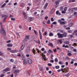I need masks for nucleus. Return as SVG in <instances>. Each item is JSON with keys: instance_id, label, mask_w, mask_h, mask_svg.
Instances as JSON below:
<instances>
[{"instance_id": "nucleus-34", "label": "nucleus", "mask_w": 77, "mask_h": 77, "mask_svg": "<svg viewBox=\"0 0 77 77\" xmlns=\"http://www.w3.org/2000/svg\"><path fill=\"white\" fill-rule=\"evenodd\" d=\"M59 42H60V44L62 43V40H59Z\"/></svg>"}, {"instance_id": "nucleus-54", "label": "nucleus", "mask_w": 77, "mask_h": 77, "mask_svg": "<svg viewBox=\"0 0 77 77\" xmlns=\"http://www.w3.org/2000/svg\"><path fill=\"white\" fill-rule=\"evenodd\" d=\"M73 51H74V52H77V50L75 49H73Z\"/></svg>"}, {"instance_id": "nucleus-51", "label": "nucleus", "mask_w": 77, "mask_h": 77, "mask_svg": "<svg viewBox=\"0 0 77 77\" xmlns=\"http://www.w3.org/2000/svg\"><path fill=\"white\" fill-rule=\"evenodd\" d=\"M15 33L17 35H18L19 36H20V34H19V33L18 32H16Z\"/></svg>"}, {"instance_id": "nucleus-56", "label": "nucleus", "mask_w": 77, "mask_h": 77, "mask_svg": "<svg viewBox=\"0 0 77 77\" xmlns=\"http://www.w3.org/2000/svg\"><path fill=\"white\" fill-rule=\"evenodd\" d=\"M49 51L51 53H53V51H51V50L49 49Z\"/></svg>"}, {"instance_id": "nucleus-61", "label": "nucleus", "mask_w": 77, "mask_h": 77, "mask_svg": "<svg viewBox=\"0 0 77 77\" xmlns=\"http://www.w3.org/2000/svg\"><path fill=\"white\" fill-rule=\"evenodd\" d=\"M61 22H62V20H58V23H60Z\"/></svg>"}, {"instance_id": "nucleus-24", "label": "nucleus", "mask_w": 77, "mask_h": 77, "mask_svg": "<svg viewBox=\"0 0 77 77\" xmlns=\"http://www.w3.org/2000/svg\"><path fill=\"white\" fill-rule=\"evenodd\" d=\"M60 24L61 25L62 24H65V22H64V21H62L60 23Z\"/></svg>"}, {"instance_id": "nucleus-14", "label": "nucleus", "mask_w": 77, "mask_h": 77, "mask_svg": "<svg viewBox=\"0 0 77 77\" xmlns=\"http://www.w3.org/2000/svg\"><path fill=\"white\" fill-rule=\"evenodd\" d=\"M32 20H33V18L30 17L28 19V21H32Z\"/></svg>"}, {"instance_id": "nucleus-44", "label": "nucleus", "mask_w": 77, "mask_h": 77, "mask_svg": "<svg viewBox=\"0 0 77 77\" xmlns=\"http://www.w3.org/2000/svg\"><path fill=\"white\" fill-rule=\"evenodd\" d=\"M62 14H65L66 13V12L65 11H62Z\"/></svg>"}, {"instance_id": "nucleus-21", "label": "nucleus", "mask_w": 77, "mask_h": 77, "mask_svg": "<svg viewBox=\"0 0 77 77\" xmlns=\"http://www.w3.org/2000/svg\"><path fill=\"white\" fill-rule=\"evenodd\" d=\"M41 56L43 57V58H46V57H45V55L43 53H42V54H41Z\"/></svg>"}, {"instance_id": "nucleus-12", "label": "nucleus", "mask_w": 77, "mask_h": 77, "mask_svg": "<svg viewBox=\"0 0 77 77\" xmlns=\"http://www.w3.org/2000/svg\"><path fill=\"white\" fill-rule=\"evenodd\" d=\"M48 5V3H46L45 5V6L44 7V8L45 9H46L47 8V6Z\"/></svg>"}, {"instance_id": "nucleus-16", "label": "nucleus", "mask_w": 77, "mask_h": 77, "mask_svg": "<svg viewBox=\"0 0 77 77\" xmlns=\"http://www.w3.org/2000/svg\"><path fill=\"white\" fill-rule=\"evenodd\" d=\"M65 44H69V41H65L64 42Z\"/></svg>"}, {"instance_id": "nucleus-6", "label": "nucleus", "mask_w": 77, "mask_h": 77, "mask_svg": "<svg viewBox=\"0 0 77 77\" xmlns=\"http://www.w3.org/2000/svg\"><path fill=\"white\" fill-rule=\"evenodd\" d=\"M23 14L24 16V17L25 19H27V14L25 12L23 11Z\"/></svg>"}, {"instance_id": "nucleus-55", "label": "nucleus", "mask_w": 77, "mask_h": 77, "mask_svg": "<svg viewBox=\"0 0 77 77\" xmlns=\"http://www.w3.org/2000/svg\"><path fill=\"white\" fill-rule=\"evenodd\" d=\"M11 42V41L9 40L8 41H7L6 42L7 43H9V42Z\"/></svg>"}, {"instance_id": "nucleus-58", "label": "nucleus", "mask_w": 77, "mask_h": 77, "mask_svg": "<svg viewBox=\"0 0 77 77\" xmlns=\"http://www.w3.org/2000/svg\"><path fill=\"white\" fill-rule=\"evenodd\" d=\"M56 69H59V66H56Z\"/></svg>"}, {"instance_id": "nucleus-57", "label": "nucleus", "mask_w": 77, "mask_h": 77, "mask_svg": "<svg viewBox=\"0 0 77 77\" xmlns=\"http://www.w3.org/2000/svg\"><path fill=\"white\" fill-rule=\"evenodd\" d=\"M68 32L69 33H71V30H68Z\"/></svg>"}, {"instance_id": "nucleus-38", "label": "nucleus", "mask_w": 77, "mask_h": 77, "mask_svg": "<svg viewBox=\"0 0 77 77\" xmlns=\"http://www.w3.org/2000/svg\"><path fill=\"white\" fill-rule=\"evenodd\" d=\"M48 65L49 66H52V64L50 63H48Z\"/></svg>"}, {"instance_id": "nucleus-20", "label": "nucleus", "mask_w": 77, "mask_h": 77, "mask_svg": "<svg viewBox=\"0 0 77 77\" xmlns=\"http://www.w3.org/2000/svg\"><path fill=\"white\" fill-rule=\"evenodd\" d=\"M66 6V7H64V11H66V10H67V8H68V5Z\"/></svg>"}, {"instance_id": "nucleus-15", "label": "nucleus", "mask_w": 77, "mask_h": 77, "mask_svg": "<svg viewBox=\"0 0 77 77\" xmlns=\"http://www.w3.org/2000/svg\"><path fill=\"white\" fill-rule=\"evenodd\" d=\"M71 75V74H70V73H67V74H66L64 75V76H66L67 77H69V75Z\"/></svg>"}, {"instance_id": "nucleus-42", "label": "nucleus", "mask_w": 77, "mask_h": 77, "mask_svg": "<svg viewBox=\"0 0 77 77\" xmlns=\"http://www.w3.org/2000/svg\"><path fill=\"white\" fill-rule=\"evenodd\" d=\"M53 24H57V22H54L52 23Z\"/></svg>"}, {"instance_id": "nucleus-23", "label": "nucleus", "mask_w": 77, "mask_h": 77, "mask_svg": "<svg viewBox=\"0 0 77 77\" xmlns=\"http://www.w3.org/2000/svg\"><path fill=\"white\" fill-rule=\"evenodd\" d=\"M49 36H53V34L52 32H50L49 34Z\"/></svg>"}, {"instance_id": "nucleus-39", "label": "nucleus", "mask_w": 77, "mask_h": 77, "mask_svg": "<svg viewBox=\"0 0 77 77\" xmlns=\"http://www.w3.org/2000/svg\"><path fill=\"white\" fill-rule=\"evenodd\" d=\"M63 9V7H61L60 8V11H62Z\"/></svg>"}, {"instance_id": "nucleus-13", "label": "nucleus", "mask_w": 77, "mask_h": 77, "mask_svg": "<svg viewBox=\"0 0 77 77\" xmlns=\"http://www.w3.org/2000/svg\"><path fill=\"white\" fill-rule=\"evenodd\" d=\"M7 46L9 47H12L13 46V45L12 44H8L7 45Z\"/></svg>"}, {"instance_id": "nucleus-17", "label": "nucleus", "mask_w": 77, "mask_h": 77, "mask_svg": "<svg viewBox=\"0 0 77 77\" xmlns=\"http://www.w3.org/2000/svg\"><path fill=\"white\" fill-rule=\"evenodd\" d=\"M63 47H64L65 48H69V46L68 45H66L65 46V44L63 45L62 46Z\"/></svg>"}, {"instance_id": "nucleus-50", "label": "nucleus", "mask_w": 77, "mask_h": 77, "mask_svg": "<svg viewBox=\"0 0 77 77\" xmlns=\"http://www.w3.org/2000/svg\"><path fill=\"white\" fill-rule=\"evenodd\" d=\"M59 63L60 65H62V61H60L59 62Z\"/></svg>"}, {"instance_id": "nucleus-9", "label": "nucleus", "mask_w": 77, "mask_h": 77, "mask_svg": "<svg viewBox=\"0 0 77 77\" xmlns=\"http://www.w3.org/2000/svg\"><path fill=\"white\" fill-rule=\"evenodd\" d=\"M23 64L24 65H26L27 64V61H26V58H23Z\"/></svg>"}, {"instance_id": "nucleus-37", "label": "nucleus", "mask_w": 77, "mask_h": 77, "mask_svg": "<svg viewBox=\"0 0 77 77\" xmlns=\"http://www.w3.org/2000/svg\"><path fill=\"white\" fill-rule=\"evenodd\" d=\"M76 60H77V59L76 58L75 59H75H72V61L73 62H74V61H76Z\"/></svg>"}, {"instance_id": "nucleus-43", "label": "nucleus", "mask_w": 77, "mask_h": 77, "mask_svg": "<svg viewBox=\"0 0 77 77\" xmlns=\"http://www.w3.org/2000/svg\"><path fill=\"white\" fill-rule=\"evenodd\" d=\"M10 62H14V60L13 59H11L10 60Z\"/></svg>"}, {"instance_id": "nucleus-32", "label": "nucleus", "mask_w": 77, "mask_h": 77, "mask_svg": "<svg viewBox=\"0 0 77 77\" xmlns=\"http://www.w3.org/2000/svg\"><path fill=\"white\" fill-rule=\"evenodd\" d=\"M6 18H7V17H5L3 20V22H5V21H6Z\"/></svg>"}, {"instance_id": "nucleus-41", "label": "nucleus", "mask_w": 77, "mask_h": 77, "mask_svg": "<svg viewBox=\"0 0 77 77\" xmlns=\"http://www.w3.org/2000/svg\"><path fill=\"white\" fill-rule=\"evenodd\" d=\"M73 11H77V8H73Z\"/></svg>"}, {"instance_id": "nucleus-22", "label": "nucleus", "mask_w": 77, "mask_h": 77, "mask_svg": "<svg viewBox=\"0 0 77 77\" xmlns=\"http://www.w3.org/2000/svg\"><path fill=\"white\" fill-rule=\"evenodd\" d=\"M63 37H66V33H63Z\"/></svg>"}, {"instance_id": "nucleus-11", "label": "nucleus", "mask_w": 77, "mask_h": 77, "mask_svg": "<svg viewBox=\"0 0 77 77\" xmlns=\"http://www.w3.org/2000/svg\"><path fill=\"white\" fill-rule=\"evenodd\" d=\"M74 9L73 8H72V9H70L69 8V12L70 13H72V12H74Z\"/></svg>"}, {"instance_id": "nucleus-30", "label": "nucleus", "mask_w": 77, "mask_h": 77, "mask_svg": "<svg viewBox=\"0 0 77 77\" xmlns=\"http://www.w3.org/2000/svg\"><path fill=\"white\" fill-rule=\"evenodd\" d=\"M3 17H5V18L6 17H7V18L8 17L7 16H6V15L4 14V15H2V18H3Z\"/></svg>"}, {"instance_id": "nucleus-5", "label": "nucleus", "mask_w": 77, "mask_h": 77, "mask_svg": "<svg viewBox=\"0 0 77 77\" xmlns=\"http://www.w3.org/2000/svg\"><path fill=\"white\" fill-rule=\"evenodd\" d=\"M57 35H58V38H63V34L58 33L57 34Z\"/></svg>"}, {"instance_id": "nucleus-59", "label": "nucleus", "mask_w": 77, "mask_h": 77, "mask_svg": "<svg viewBox=\"0 0 77 77\" xmlns=\"http://www.w3.org/2000/svg\"><path fill=\"white\" fill-rule=\"evenodd\" d=\"M65 63L66 66H68V63L67 62H66Z\"/></svg>"}, {"instance_id": "nucleus-46", "label": "nucleus", "mask_w": 77, "mask_h": 77, "mask_svg": "<svg viewBox=\"0 0 77 77\" xmlns=\"http://www.w3.org/2000/svg\"><path fill=\"white\" fill-rule=\"evenodd\" d=\"M51 21H54V19L53 18L51 17Z\"/></svg>"}, {"instance_id": "nucleus-48", "label": "nucleus", "mask_w": 77, "mask_h": 77, "mask_svg": "<svg viewBox=\"0 0 77 77\" xmlns=\"http://www.w3.org/2000/svg\"><path fill=\"white\" fill-rule=\"evenodd\" d=\"M7 50H8V51H10V50H11V48H7Z\"/></svg>"}, {"instance_id": "nucleus-62", "label": "nucleus", "mask_w": 77, "mask_h": 77, "mask_svg": "<svg viewBox=\"0 0 77 77\" xmlns=\"http://www.w3.org/2000/svg\"><path fill=\"white\" fill-rule=\"evenodd\" d=\"M10 52H11V53H14V50H12V51H10Z\"/></svg>"}, {"instance_id": "nucleus-33", "label": "nucleus", "mask_w": 77, "mask_h": 77, "mask_svg": "<svg viewBox=\"0 0 77 77\" xmlns=\"http://www.w3.org/2000/svg\"><path fill=\"white\" fill-rule=\"evenodd\" d=\"M36 50L37 51L38 53H41V51H39V49H38V48L36 49Z\"/></svg>"}, {"instance_id": "nucleus-35", "label": "nucleus", "mask_w": 77, "mask_h": 77, "mask_svg": "<svg viewBox=\"0 0 77 77\" xmlns=\"http://www.w3.org/2000/svg\"><path fill=\"white\" fill-rule=\"evenodd\" d=\"M47 24H50V20H48V21H47Z\"/></svg>"}, {"instance_id": "nucleus-8", "label": "nucleus", "mask_w": 77, "mask_h": 77, "mask_svg": "<svg viewBox=\"0 0 77 77\" xmlns=\"http://www.w3.org/2000/svg\"><path fill=\"white\" fill-rule=\"evenodd\" d=\"M11 71V69L9 68H7L6 69H4L2 71L3 72H4V71H6V72L8 71Z\"/></svg>"}, {"instance_id": "nucleus-40", "label": "nucleus", "mask_w": 77, "mask_h": 77, "mask_svg": "<svg viewBox=\"0 0 77 77\" xmlns=\"http://www.w3.org/2000/svg\"><path fill=\"white\" fill-rule=\"evenodd\" d=\"M54 61L55 62H57L58 61V60H57V58H55V59Z\"/></svg>"}, {"instance_id": "nucleus-36", "label": "nucleus", "mask_w": 77, "mask_h": 77, "mask_svg": "<svg viewBox=\"0 0 77 77\" xmlns=\"http://www.w3.org/2000/svg\"><path fill=\"white\" fill-rule=\"evenodd\" d=\"M68 56H70L72 55V54H71V53H69L68 54Z\"/></svg>"}, {"instance_id": "nucleus-45", "label": "nucleus", "mask_w": 77, "mask_h": 77, "mask_svg": "<svg viewBox=\"0 0 77 77\" xmlns=\"http://www.w3.org/2000/svg\"><path fill=\"white\" fill-rule=\"evenodd\" d=\"M72 24L71 23H69V24L68 25V26H69V27H71L72 26Z\"/></svg>"}, {"instance_id": "nucleus-28", "label": "nucleus", "mask_w": 77, "mask_h": 77, "mask_svg": "<svg viewBox=\"0 0 77 77\" xmlns=\"http://www.w3.org/2000/svg\"><path fill=\"white\" fill-rule=\"evenodd\" d=\"M33 31L35 33V35H37V36H38V35H37V32H36V30H33Z\"/></svg>"}, {"instance_id": "nucleus-49", "label": "nucleus", "mask_w": 77, "mask_h": 77, "mask_svg": "<svg viewBox=\"0 0 77 77\" xmlns=\"http://www.w3.org/2000/svg\"><path fill=\"white\" fill-rule=\"evenodd\" d=\"M3 54V53L2 52L0 51V56H2Z\"/></svg>"}, {"instance_id": "nucleus-26", "label": "nucleus", "mask_w": 77, "mask_h": 77, "mask_svg": "<svg viewBox=\"0 0 77 77\" xmlns=\"http://www.w3.org/2000/svg\"><path fill=\"white\" fill-rule=\"evenodd\" d=\"M32 52L34 54V55H35V52H36V51H35V50L33 48V50H32Z\"/></svg>"}, {"instance_id": "nucleus-18", "label": "nucleus", "mask_w": 77, "mask_h": 77, "mask_svg": "<svg viewBox=\"0 0 77 77\" xmlns=\"http://www.w3.org/2000/svg\"><path fill=\"white\" fill-rule=\"evenodd\" d=\"M56 14L57 15H60L61 14L60 13H59L58 11H57L56 12Z\"/></svg>"}, {"instance_id": "nucleus-27", "label": "nucleus", "mask_w": 77, "mask_h": 77, "mask_svg": "<svg viewBox=\"0 0 77 77\" xmlns=\"http://www.w3.org/2000/svg\"><path fill=\"white\" fill-rule=\"evenodd\" d=\"M30 48H27L26 49V51L29 53V52H30Z\"/></svg>"}, {"instance_id": "nucleus-31", "label": "nucleus", "mask_w": 77, "mask_h": 77, "mask_svg": "<svg viewBox=\"0 0 77 77\" xmlns=\"http://www.w3.org/2000/svg\"><path fill=\"white\" fill-rule=\"evenodd\" d=\"M39 37L40 39L42 40V35H41V34H40V35H39Z\"/></svg>"}, {"instance_id": "nucleus-60", "label": "nucleus", "mask_w": 77, "mask_h": 77, "mask_svg": "<svg viewBox=\"0 0 77 77\" xmlns=\"http://www.w3.org/2000/svg\"><path fill=\"white\" fill-rule=\"evenodd\" d=\"M57 51V49H55L54 50V52L55 53Z\"/></svg>"}, {"instance_id": "nucleus-19", "label": "nucleus", "mask_w": 77, "mask_h": 77, "mask_svg": "<svg viewBox=\"0 0 77 77\" xmlns=\"http://www.w3.org/2000/svg\"><path fill=\"white\" fill-rule=\"evenodd\" d=\"M48 45H49L51 47H53V43H49V44H48Z\"/></svg>"}, {"instance_id": "nucleus-3", "label": "nucleus", "mask_w": 77, "mask_h": 77, "mask_svg": "<svg viewBox=\"0 0 77 77\" xmlns=\"http://www.w3.org/2000/svg\"><path fill=\"white\" fill-rule=\"evenodd\" d=\"M20 70L18 69H15L11 71V72H14V73H18V72H20Z\"/></svg>"}, {"instance_id": "nucleus-25", "label": "nucleus", "mask_w": 77, "mask_h": 77, "mask_svg": "<svg viewBox=\"0 0 77 77\" xmlns=\"http://www.w3.org/2000/svg\"><path fill=\"white\" fill-rule=\"evenodd\" d=\"M6 4L4 3V4L1 6V8H4V7H5V6H6Z\"/></svg>"}, {"instance_id": "nucleus-63", "label": "nucleus", "mask_w": 77, "mask_h": 77, "mask_svg": "<svg viewBox=\"0 0 77 77\" xmlns=\"http://www.w3.org/2000/svg\"><path fill=\"white\" fill-rule=\"evenodd\" d=\"M14 53H17V52H18V50H14Z\"/></svg>"}, {"instance_id": "nucleus-29", "label": "nucleus", "mask_w": 77, "mask_h": 77, "mask_svg": "<svg viewBox=\"0 0 77 77\" xmlns=\"http://www.w3.org/2000/svg\"><path fill=\"white\" fill-rule=\"evenodd\" d=\"M74 33L75 36H77V30H76L75 31Z\"/></svg>"}, {"instance_id": "nucleus-64", "label": "nucleus", "mask_w": 77, "mask_h": 77, "mask_svg": "<svg viewBox=\"0 0 77 77\" xmlns=\"http://www.w3.org/2000/svg\"><path fill=\"white\" fill-rule=\"evenodd\" d=\"M61 68H64L65 67V65H62L61 66Z\"/></svg>"}, {"instance_id": "nucleus-10", "label": "nucleus", "mask_w": 77, "mask_h": 77, "mask_svg": "<svg viewBox=\"0 0 77 77\" xmlns=\"http://www.w3.org/2000/svg\"><path fill=\"white\" fill-rule=\"evenodd\" d=\"M29 37H30V35H29L26 36L25 39V41H28V39H29Z\"/></svg>"}, {"instance_id": "nucleus-7", "label": "nucleus", "mask_w": 77, "mask_h": 77, "mask_svg": "<svg viewBox=\"0 0 77 77\" xmlns=\"http://www.w3.org/2000/svg\"><path fill=\"white\" fill-rule=\"evenodd\" d=\"M25 47V43L24 42H23L22 44V45L21 47V50H23Z\"/></svg>"}, {"instance_id": "nucleus-52", "label": "nucleus", "mask_w": 77, "mask_h": 77, "mask_svg": "<svg viewBox=\"0 0 77 77\" xmlns=\"http://www.w3.org/2000/svg\"><path fill=\"white\" fill-rule=\"evenodd\" d=\"M46 69L47 71H48V70H49V68L48 67H46Z\"/></svg>"}, {"instance_id": "nucleus-47", "label": "nucleus", "mask_w": 77, "mask_h": 77, "mask_svg": "<svg viewBox=\"0 0 77 77\" xmlns=\"http://www.w3.org/2000/svg\"><path fill=\"white\" fill-rule=\"evenodd\" d=\"M50 62H52V63H54V60H50Z\"/></svg>"}, {"instance_id": "nucleus-1", "label": "nucleus", "mask_w": 77, "mask_h": 77, "mask_svg": "<svg viewBox=\"0 0 77 77\" xmlns=\"http://www.w3.org/2000/svg\"><path fill=\"white\" fill-rule=\"evenodd\" d=\"M0 24H1V29L0 30V33L2 34L4 36L6 35V32L4 30L3 27V24L2 22H0Z\"/></svg>"}, {"instance_id": "nucleus-53", "label": "nucleus", "mask_w": 77, "mask_h": 77, "mask_svg": "<svg viewBox=\"0 0 77 77\" xmlns=\"http://www.w3.org/2000/svg\"><path fill=\"white\" fill-rule=\"evenodd\" d=\"M11 20L12 21H15V18H11Z\"/></svg>"}, {"instance_id": "nucleus-4", "label": "nucleus", "mask_w": 77, "mask_h": 77, "mask_svg": "<svg viewBox=\"0 0 77 77\" xmlns=\"http://www.w3.org/2000/svg\"><path fill=\"white\" fill-rule=\"evenodd\" d=\"M60 0H57L55 2V3L56 4V8H57L59 5V3H60Z\"/></svg>"}, {"instance_id": "nucleus-2", "label": "nucleus", "mask_w": 77, "mask_h": 77, "mask_svg": "<svg viewBox=\"0 0 77 77\" xmlns=\"http://www.w3.org/2000/svg\"><path fill=\"white\" fill-rule=\"evenodd\" d=\"M26 59L27 61V62L28 63H29V64L31 65V64L32 63V59L30 58H27Z\"/></svg>"}]
</instances>
